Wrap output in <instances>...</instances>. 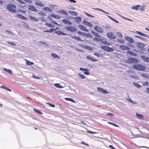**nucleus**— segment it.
I'll list each match as a JSON object with an SVG mask.
<instances>
[{"label": "nucleus", "mask_w": 149, "mask_h": 149, "mask_svg": "<svg viewBox=\"0 0 149 149\" xmlns=\"http://www.w3.org/2000/svg\"><path fill=\"white\" fill-rule=\"evenodd\" d=\"M125 63L129 64H131L133 63L136 64L138 63V61L135 58H129L125 61Z\"/></svg>", "instance_id": "obj_1"}, {"label": "nucleus", "mask_w": 149, "mask_h": 149, "mask_svg": "<svg viewBox=\"0 0 149 149\" xmlns=\"http://www.w3.org/2000/svg\"><path fill=\"white\" fill-rule=\"evenodd\" d=\"M136 116L138 118L141 119H143L144 118L143 115L139 114L136 113Z\"/></svg>", "instance_id": "obj_29"}, {"label": "nucleus", "mask_w": 149, "mask_h": 149, "mask_svg": "<svg viewBox=\"0 0 149 149\" xmlns=\"http://www.w3.org/2000/svg\"><path fill=\"white\" fill-rule=\"evenodd\" d=\"M53 31H54V29L53 28H51L49 30H44V32H49V33H52V32Z\"/></svg>", "instance_id": "obj_31"}, {"label": "nucleus", "mask_w": 149, "mask_h": 149, "mask_svg": "<svg viewBox=\"0 0 149 149\" xmlns=\"http://www.w3.org/2000/svg\"><path fill=\"white\" fill-rule=\"evenodd\" d=\"M73 38L75 39L76 40H77L78 41H83V40H81L79 37L77 36H74Z\"/></svg>", "instance_id": "obj_25"}, {"label": "nucleus", "mask_w": 149, "mask_h": 149, "mask_svg": "<svg viewBox=\"0 0 149 149\" xmlns=\"http://www.w3.org/2000/svg\"><path fill=\"white\" fill-rule=\"evenodd\" d=\"M138 147L139 148H147V147L145 146H138Z\"/></svg>", "instance_id": "obj_61"}, {"label": "nucleus", "mask_w": 149, "mask_h": 149, "mask_svg": "<svg viewBox=\"0 0 149 149\" xmlns=\"http://www.w3.org/2000/svg\"><path fill=\"white\" fill-rule=\"evenodd\" d=\"M137 46L139 48L141 49L144 47L145 45L143 43L140 42L137 44Z\"/></svg>", "instance_id": "obj_20"}, {"label": "nucleus", "mask_w": 149, "mask_h": 149, "mask_svg": "<svg viewBox=\"0 0 149 149\" xmlns=\"http://www.w3.org/2000/svg\"><path fill=\"white\" fill-rule=\"evenodd\" d=\"M6 31L7 32H8L9 33H10V34H13V33L10 31L6 30Z\"/></svg>", "instance_id": "obj_60"}, {"label": "nucleus", "mask_w": 149, "mask_h": 149, "mask_svg": "<svg viewBox=\"0 0 149 149\" xmlns=\"http://www.w3.org/2000/svg\"><path fill=\"white\" fill-rule=\"evenodd\" d=\"M65 99L67 101H70L72 102H74L75 103V102L74 101V100L72 99V98H68L66 97L65 98Z\"/></svg>", "instance_id": "obj_28"}, {"label": "nucleus", "mask_w": 149, "mask_h": 149, "mask_svg": "<svg viewBox=\"0 0 149 149\" xmlns=\"http://www.w3.org/2000/svg\"><path fill=\"white\" fill-rule=\"evenodd\" d=\"M30 18L31 20L34 22H36L38 21L37 19L32 16H30Z\"/></svg>", "instance_id": "obj_30"}, {"label": "nucleus", "mask_w": 149, "mask_h": 149, "mask_svg": "<svg viewBox=\"0 0 149 149\" xmlns=\"http://www.w3.org/2000/svg\"><path fill=\"white\" fill-rule=\"evenodd\" d=\"M47 104H48L51 107H55V105L54 104H52L49 103H47Z\"/></svg>", "instance_id": "obj_52"}, {"label": "nucleus", "mask_w": 149, "mask_h": 149, "mask_svg": "<svg viewBox=\"0 0 149 149\" xmlns=\"http://www.w3.org/2000/svg\"><path fill=\"white\" fill-rule=\"evenodd\" d=\"M102 42L104 45H110V44L107 41H104Z\"/></svg>", "instance_id": "obj_47"}, {"label": "nucleus", "mask_w": 149, "mask_h": 149, "mask_svg": "<svg viewBox=\"0 0 149 149\" xmlns=\"http://www.w3.org/2000/svg\"><path fill=\"white\" fill-rule=\"evenodd\" d=\"M70 13L73 15H77V13L74 11H71Z\"/></svg>", "instance_id": "obj_51"}, {"label": "nucleus", "mask_w": 149, "mask_h": 149, "mask_svg": "<svg viewBox=\"0 0 149 149\" xmlns=\"http://www.w3.org/2000/svg\"><path fill=\"white\" fill-rule=\"evenodd\" d=\"M32 77L36 79H40V78L39 77H36L35 75L34 74H33Z\"/></svg>", "instance_id": "obj_54"}, {"label": "nucleus", "mask_w": 149, "mask_h": 149, "mask_svg": "<svg viewBox=\"0 0 149 149\" xmlns=\"http://www.w3.org/2000/svg\"><path fill=\"white\" fill-rule=\"evenodd\" d=\"M78 74V75L79 76V77L82 79H85L86 78V77L85 76H84L83 74H81L80 73H79Z\"/></svg>", "instance_id": "obj_39"}, {"label": "nucleus", "mask_w": 149, "mask_h": 149, "mask_svg": "<svg viewBox=\"0 0 149 149\" xmlns=\"http://www.w3.org/2000/svg\"><path fill=\"white\" fill-rule=\"evenodd\" d=\"M141 75L143 77L145 78H148V75L144 73L142 74H141Z\"/></svg>", "instance_id": "obj_44"}, {"label": "nucleus", "mask_w": 149, "mask_h": 149, "mask_svg": "<svg viewBox=\"0 0 149 149\" xmlns=\"http://www.w3.org/2000/svg\"><path fill=\"white\" fill-rule=\"evenodd\" d=\"M7 9L13 13H15L16 12L15 8L16 6L14 5L8 4L7 5Z\"/></svg>", "instance_id": "obj_3"}, {"label": "nucleus", "mask_w": 149, "mask_h": 149, "mask_svg": "<svg viewBox=\"0 0 149 149\" xmlns=\"http://www.w3.org/2000/svg\"><path fill=\"white\" fill-rule=\"evenodd\" d=\"M35 4L36 6L40 7H43L45 6V5L40 1L38 2H36Z\"/></svg>", "instance_id": "obj_17"}, {"label": "nucleus", "mask_w": 149, "mask_h": 149, "mask_svg": "<svg viewBox=\"0 0 149 149\" xmlns=\"http://www.w3.org/2000/svg\"><path fill=\"white\" fill-rule=\"evenodd\" d=\"M54 86L58 88H62V86H61L59 84H55Z\"/></svg>", "instance_id": "obj_33"}, {"label": "nucleus", "mask_w": 149, "mask_h": 149, "mask_svg": "<svg viewBox=\"0 0 149 149\" xmlns=\"http://www.w3.org/2000/svg\"><path fill=\"white\" fill-rule=\"evenodd\" d=\"M106 115H107L110 116H114V115L112 113H107Z\"/></svg>", "instance_id": "obj_56"}, {"label": "nucleus", "mask_w": 149, "mask_h": 149, "mask_svg": "<svg viewBox=\"0 0 149 149\" xmlns=\"http://www.w3.org/2000/svg\"><path fill=\"white\" fill-rule=\"evenodd\" d=\"M127 99L128 101L131 103L132 101V100L130 98H128Z\"/></svg>", "instance_id": "obj_64"}, {"label": "nucleus", "mask_w": 149, "mask_h": 149, "mask_svg": "<svg viewBox=\"0 0 149 149\" xmlns=\"http://www.w3.org/2000/svg\"><path fill=\"white\" fill-rule=\"evenodd\" d=\"M59 13L63 15H68L67 13L65 11L63 10H60L59 11Z\"/></svg>", "instance_id": "obj_23"}, {"label": "nucleus", "mask_w": 149, "mask_h": 149, "mask_svg": "<svg viewBox=\"0 0 149 149\" xmlns=\"http://www.w3.org/2000/svg\"><path fill=\"white\" fill-rule=\"evenodd\" d=\"M32 77L36 79H40V78L39 77H36L35 75L34 74H33Z\"/></svg>", "instance_id": "obj_55"}, {"label": "nucleus", "mask_w": 149, "mask_h": 149, "mask_svg": "<svg viewBox=\"0 0 149 149\" xmlns=\"http://www.w3.org/2000/svg\"><path fill=\"white\" fill-rule=\"evenodd\" d=\"M133 68L135 69L140 71H143L145 69V66L140 64L134 65Z\"/></svg>", "instance_id": "obj_2"}, {"label": "nucleus", "mask_w": 149, "mask_h": 149, "mask_svg": "<svg viewBox=\"0 0 149 149\" xmlns=\"http://www.w3.org/2000/svg\"><path fill=\"white\" fill-rule=\"evenodd\" d=\"M125 40L131 43H134V40L130 37L128 36L126 37L125 38Z\"/></svg>", "instance_id": "obj_9"}, {"label": "nucleus", "mask_w": 149, "mask_h": 149, "mask_svg": "<svg viewBox=\"0 0 149 149\" xmlns=\"http://www.w3.org/2000/svg\"><path fill=\"white\" fill-rule=\"evenodd\" d=\"M94 40H95V41H101V40H99V39L97 38H94Z\"/></svg>", "instance_id": "obj_58"}, {"label": "nucleus", "mask_w": 149, "mask_h": 149, "mask_svg": "<svg viewBox=\"0 0 149 149\" xmlns=\"http://www.w3.org/2000/svg\"><path fill=\"white\" fill-rule=\"evenodd\" d=\"M86 58L88 60H91L93 62H96L97 61V59H94L93 57L89 56H87Z\"/></svg>", "instance_id": "obj_19"}, {"label": "nucleus", "mask_w": 149, "mask_h": 149, "mask_svg": "<svg viewBox=\"0 0 149 149\" xmlns=\"http://www.w3.org/2000/svg\"><path fill=\"white\" fill-rule=\"evenodd\" d=\"M95 9L96 10H100V11H101L102 12L104 13H105L108 14L106 12H104V11H103L101 9H100L98 8H95Z\"/></svg>", "instance_id": "obj_43"}, {"label": "nucleus", "mask_w": 149, "mask_h": 149, "mask_svg": "<svg viewBox=\"0 0 149 149\" xmlns=\"http://www.w3.org/2000/svg\"><path fill=\"white\" fill-rule=\"evenodd\" d=\"M45 25L46 26H49V27H54V26L53 25H52V24H50V23H46L45 24Z\"/></svg>", "instance_id": "obj_36"}, {"label": "nucleus", "mask_w": 149, "mask_h": 149, "mask_svg": "<svg viewBox=\"0 0 149 149\" xmlns=\"http://www.w3.org/2000/svg\"><path fill=\"white\" fill-rule=\"evenodd\" d=\"M149 85V83L148 82H145L143 83V85L144 86H146V85L148 86Z\"/></svg>", "instance_id": "obj_50"}, {"label": "nucleus", "mask_w": 149, "mask_h": 149, "mask_svg": "<svg viewBox=\"0 0 149 149\" xmlns=\"http://www.w3.org/2000/svg\"><path fill=\"white\" fill-rule=\"evenodd\" d=\"M78 33L82 35H85V33H84L81 31H78Z\"/></svg>", "instance_id": "obj_49"}, {"label": "nucleus", "mask_w": 149, "mask_h": 149, "mask_svg": "<svg viewBox=\"0 0 149 149\" xmlns=\"http://www.w3.org/2000/svg\"><path fill=\"white\" fill-rule=\"evenodd\" d=\"M56 33L59 35H62V36H66L67 35V34L63 32L62 31H56L55 32Z\"/></svg>", "instance_id": "obj_16"}, {"label": "nucleus", "mask_w": 149, "mask_h": 149, "mask_svg": "<svg viewBox=\"0 0 149 149\" xmlns=\"http://www.w3.org/2000/svg\"><path fill=\"white\" fill-rule=\"evenodd\" d=\"M101 48L103 50L107 52H111L113 51V49L108 46H102Z\"/></svg>", "instance_id": "obj_4"}, {"label": "nucleus", "mask_w": 149, "mask_h": 149, "mask_svg": "<svg viewBox=\"0 0 149 149\" xmlns=\"http://www.w3.org/2000/svg\"><path fill=\"white\" fill-rule=\"evenodd\" d=\"M78 27L82 31L87 32L88 31V30L83 26L82 25H79Z\"/></svg>", "instance_id": "obj_12"}, {"label": "nucleus", "mask_w": 149, "mask_h": 149, "mask_svg": "<svg viewBox=\"0 0 149 149\" xmlns=\"http://www.w3.org/2000/svg\"><path fill=\"white\" fill-rule=\"evenodd\" d=\"M44 9L45 10H47V11H50V10H51V9L48 8V7H44Z\"/></svg>", "instance_id": "obj_45"}, {"label": "nucleus", "mask_w": 149, "mask_h": 149, "mask_svg": "<svg viewBox=\"0 0 149 149\" xmlns=\"http://www.w3.org/2000/svg\"><path fill=\"white\" fill-rule=\"evenodd\" d=\"M63 22L65 24H68L69 25H71L72 23L71 22L69 21V20L66 19H63Z\"/></svg>", "instance_id": "obj_21"}, {"label": "nucleus", "mask_w": 149, "mask_h": 149, "mask_svg": "<svg viewBox=\"0 0 149 149\" xmlns=\"http://www.w3.org/2000/svg\"><path fill=\"white\" fill-rule=\"evenodd\" d=\"M133 84L137 87L140 88L141 87V86L137 83L134 82Z\"/></svg>", "instance_id": "obj_32"}, {"label": "nucleus", "mask_w": 149, "mask_h": 149, "mask_svg": "<svg viewBox=\"0 0 149 149\" xmlns=\"http://www.w3.org/2000/svg\"><path fill=\"white\" fill-rule=\"evenodd\" d=\"M82 23H83V24L88 26L92 27L93 26L92 24L91 23L89 22H87L86 21H83L82 22Z\"/></svg>", "instance_id": "obj_13"}, {"label": "nucleus", "mask_w": 149, "mask_h": 149, "mask_svg": "<svg viewBox=\"0 0 149 149\" xmlns=\"http://www.w3.org/2000/svg\"><path fill=\"white\" fill-rule=\"evenodd\" d=\"M140 7V5H139L134 6L132 7L131 8L133 9H135L137 10L139 9V8Z\"/></svg>", "instance_id": "obj_24"}, {"label": "nucleus", "mask_w": 149, "mask_h": 149, "mask_svg": "<svg viewBox=\"0 0 149 149\" xmlns=\"http://www.w3.org/2000/svg\"><path fill=\"white\" fill-rule=\"evenodd\" d=\"M141 58L144 62H149V58L143 56H141Z\"/></svg>", "instance_id": "obj_14"}, {"label": "nucleus", "mask_w": 149, "mask_h": 149, "mask_svg": "<svg viewBox=\"0 0 149 149\" xmlns=\"http://www.w3.org/2000/svg\"><path fill=\"white\" fill-rule=\"evenodd\" d=\"M17 16L20 18L23 19H26L27 18L24 16L21 15V14H18L17 15Z\"/></svg>", "instance_id": "obj_27"}, {"label": "nucleus", "mask_w": 149, "mask_h": 149, "mask_svg": "<svg viewBox=\"0 0 149 149\" xmlns=\"http://www.w3.org/2000/svg\"><path fill=\"white\" fill-rule=\"evenodd\" d=\"M116 35L118 37H121L122 38L123 37L122 35L119 32L116 33Z\"/></svg>", "instance_id": "obj_38"}, {"label": "nucleus", "mask_w": 149, "mask_h": 149, "mask_svg": "<svg viewBox=\"0 0 149 149\" xmlns=\"http://www.w3.org/2000/svg\"><path fill=\"white\" fill-rule=\"evenodd\" d=\"M103 93H104V94H107L109 93V92L107 91L106 90H104V89H103L102 90V91L101 92Z\"/></svg>", "instance_id": "obj_48"}, {"label": "nucleus", "mask_w": 149, "mask_h": 149, "mask_svg": "<svg viewBox=\"0 0 149 149\" xmlns=\"http://www.w3.org/2000/svg\"><path fill=\"white\" fill-rule=\"evenodd\" d=\"M136 33L139 35L142 36H144L145 37H147V38H149V36L148 35H147L143 33H141L139 31H137Z\"/></svg>", "instance_id": "obj_18"}, {"label": "nucleus", "mask_w": 149, "mask_h": 149, "mask_svg": "<svg viewBox=\"0 0 149 149\" xmlns=\"http://www.w3.org/2000/svg\"><path fill=\"white\" fill-rule=\"evenodd\" d=\"M120 47L122 50H129L130 49L128 47L124 45H120Z\"/></svg>", "instance_id": "obj_15"}, {"label": "nucleus", "mask_w": 149, "mask_h": 149, "mask_svg": "<svg viewBox=\"0 0 149 149\" xmlns=\"http://www.w3.org/2000/svg\"><path fill=\"white\" fill-rule=\"evenodd\" d=\"M66 29L67 30L72 32L75 31L77 30L76 28L71 26L67 27Z\"/></svg>", "instance_id": "obj_10"}, {"label": "nucleus", "mask_w": 149, "mask_h": 149, "mask_svg": "<svg viewBox=\"0 0 149 149\" xmlns=\"http://www.w3.org/2000/svg\"><path fill=\"white\" fill-rule=\"evenodd\" d=\"M94 54L95 56H97V57H100V55L98 53L95 52L94 53Z\"/></svg>", "instance_id": "obj_53"}, {"label": "nucleus", "mask_w": 149, "mask_h": 149, "mask_svg": "<svg viewBox=\"0 0 149 149\" xmlns=\"http://www.w3.org/2000/svg\"><path fill=\"white\" fill-rule=\"evenodd\" d=\"M85 14L88 17H90L94 18L95 16H92V15L88 14L87 12H84Z\"/></svg>", "instance_id": "obj_37"}, {"label": "nucleus", "mask_w": 149, "mask_h": 149, "mask_svg": "<svg viewBox=\"0 0 149 149\" xmlns=\"http://www.w3.org/2000/svg\"><path fill=\"white\" fill-rule=\"evenodd\" d=\"M135 37L137 38H139L140 39H143V38H142V37H140V36H135Z\"/></svg>", "instance_id": "obj_63"}, {"label": "nucleus", "mask_w": 149, "mask_h": 149, "mask_svg": "<svg viewBox=\"0 0 149 149\" xmlns=\"http://www.w3.org/2000/svg\"><path fill=\"white\" fill-rule=\"evenodd\" d=\"M97 89L99 91L101 92L103 89L100 87H98Z\"/></svg>", "instance_id": "obj_57"}, {"label": "nucleus", "mask_w": 149, "mask_h": 149, "mask_svg": "<svg viewBox=\"0 0 149 149\" xmlns=\"http://www.w3.org/2000/svg\"><path fill=\"white\" fill-rule=\"evenodd\" d=\"M69 1L71 3H76V1L74 0H69Z\"/></svg>", "instance_id": "obj_59"}, {"label": "nucleus", "mask_w": 149, "mask_h": 149, "mask_svg": "<svg viewBox=\"0 0 149 149\" xmlns=\"http://www.w3.org/2000/svg\"><path fill=\"white\" fill-rule=\"evenodd\" d=\"M107 37L112 39H115L116 38L115 36L112 33L109 32L107 33Z\"/></svg>", "instance_id": "obj_6"}, {"label": "nucleus", "mask_w": 149, "mask_h": 149, "mask_svg": "<svg viewBox=\"0 0 149 149\" xmlns=\"http://www.w3.org/2000/svg\"><path fill=\"white\" fill-rule=\"evenodd\" d=\"M28 9L30 10L35 12H37L38 11L37 9L33 6H29Z\"/></svg>", "instance_id": "obj_8"}, {"label": "nucleus", "mask_w": 149, "mask_h": 149, "mask_svg": "<svg viewBox=\"0 0 149 149\" xmlns=\"http://www.w3.org/2000/svg\"><path fill=\"white\" fill-rule=\"evenodd\" d=\"M117 41L120 43L123 44L125 42V40L123 39L118 38L117 39Z\"/></svg>", "instance_id": "obj_35"}, {"label": "nucleus", "mask_w": 149, "mask_h": 149, "mask_svg": "<svg viewBox=\"0 0 149 149\" xmlns=\"http://www.w3.org/2000/svg\"><path fill=\"white\" fill-rule=\"evenodd\" d=\"M25 60L26 61V64L29 65H33L34 64L33 62H31L29 61L26 59H25Z\"/></svg>", "instance_id": "obj_34"}, {"label": "nucleus", "mask_w": 149, "mask_h": 149, "mask_svg": "<svg viewBox=\"0 0 149 149\" xmlns=\"http://www.w3.org/2000/svg\"><path fill=\"white\" fill-rule=\"evenodd\" d=\"M127 53L133 56H136L137 54L136 53L134 52H132V51H128L127 52Z\"/></svg>", "instance_id": "obj_22"}, {"label": "nucleus", "mask_w": 149, "mask_h": 149, "mask_svg": "<svg viewBox=\"0 0 149 149\" xmlns=\"http://www.w3.org/2000/svg\"><path fill=\"white\" fill-rule=\"evenodd\" d=\"M87 132L89 133H90V134H95L97 133H96V132H91V131H88Z\"/></svg>", "instance_id": "obj_62"}, {"label": "nucleus", "mask_w": 149, "mask_h": 149, "mask_svg": "<svg viewBox=\"0 0 149 149\" xmlns=\"http://www.w3.org/2000/svg\"><path fill=\"white\" fill-rule=\"evenodd\" d=\"M51 55L52 57H53L55 58H60V57L58 56V55L57 54H55L53 53H52L51 54Z\"/></svg>", "instance_id": "obj_26"}, {"label": "nucleus", "mask_w": 149, "mask_h": 149, "mask_svg": "<svg viewBox=\"0 0 149 149\" xmlns=\"http://www.w3.org/2000/svg\"><path fill=\"white\" fill-rule=\"evenodd\" d=\"M79 70L83 71H86L84 72V74L86 75H89L90 74V72H89V70L87 68H80Z\"/></svg>", "instance_id": "obj_7"}, {"label": "nucleus", "mask_w": 149, "mask_h": 149, "mask_svg": "<svg viewBox=\"0 0 149 149\" xmlns=\"http://www.w3.org/2000/svg\"><path fill=\"white\" fill-rule=\"evenodd\" d=\"M85 47L86 49L88 50H90V51H91L92 50V49L91 47H90L89 46H86Z\"/></svg>", "instance_id": "obj_40"}, {"label": "nucleus", "mask_w": 149, "mask_h": 149, "mask_svg": "<svg viewBox=\"0 0 149 149\" xmlns=\"http://www.w3.org/2000/svg\"><path fill=\"white\" fill-rule=\"evenodd\" d=\"M93 33L95 36L97 37H98L99 38H101V36H99V34L97 33L94 32Z\"/></svg>", "instance_id": "obj_42"}, {"label": "nucleus", "mask_w": 149, "mask_h": 149, "mask_svg": "<svg viewBox=\"0 0 149 149\" xmlns=\"http://www.w3.org/2000/svg\"><path fill=\"white\" fill-rule=\"evenodd\" d=\"M18 2L22 4L25 5V3L21 0H16Z\"/></svg>", "instance_id": "obj_46"}, {"label": "nucleus", "mask_w": 149, "mask_h": 149, "mask_svg": "<svg viewBox=\"0 0 149 149\" xmlns=\"http://www.w3.org/2000/svg\"><path fill=\"white\" fill-rule=\"evenodd\" d=\"M75 22L78 24H79L81 22L82 19L80 17H76L74 18Z\"/></svg>", "instance_id": "obj_11"}, {"label": "nucleus", "mask_w": 149, "mask_h": 149, "mask_svg": "<svg viewBox=\"0 0 149 149\" xmlns=\"http://www.w3.org/2000/svg\"><path fill=\"white\" fill-rule=\"evenodd\" d=\"M95 30L99 33H102L103 32V30L100 27L98 26H95L94 27Z\"/></svg>", "instance_id": "obj_5"}, {"label": "nucleus", "mask_w": 149, "mask_h": 149, "mask_svg": "<svg viewBox=\"0 0 149 149\" xmlns=\"http://www.w3.org/2000/svg\"><path fill=\"white\" fill-rule=\"evenodd\" d=\"M7 42L8 44H10V45H11L12 46H16V44L14 43V42H9V41H7Z\"/></svg>", "instance_id": "obj_41"}]
</instances>
